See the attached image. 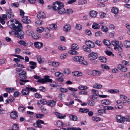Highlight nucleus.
Returning a JSON list of instances; mask_svg holds the SVG:
<instances>
[{
	"mask_svg": "<svg viewBox=\"0 0 130 130\" xmlns=\"http://www.w3.org/2000/svg\"><path fill=\"white\" fill-rule=\"evenodd\" d=\"M64 5L61 2L56 1L54 3L53 8L54 10L57 11L58 13L60 14L65 13Z\"/></svg>",
	"mask_w": 130,
	"mask_h": 130,
	"instance_id": "f257e3e1",
	"label": "nucleus"
},
{
	"mask_svg": "<svg viewBox=\"0 0 130 130\" xmlns=\"http://www.w3.org/2000/svg\"><path fill=\"white\" fill-rule=\"evenodd\" d=\"M19 74L20 78L22 79L19 80L21 82H19L21 85H24V83H25L29 82L28 80L25 79L27 78V77L26 76V73L25 71H22L21 72L19 73Z\"/></svg>",
	"mask_w": 130,
	"mask_h": 130,
	"instance_id": "f03ea898",
	"label": "nucleus"
},
{
	"mask_svg": "<svg viewBox=\"0 0 130 130\" xmlns=\"http://www.w3.org/2000/svg\"><path fill=\"white\" fill-rule=\"evenodd\" d=\"M15 23H12L11 24L13 29L15 31L22 30V26L21 23L17 20H15Z\"/></svg>",
	"mask_w": 130,
	"mask_h": 130,
	"instance_id": "7ed1b4c3",
	"label": "nucleus"
},
{
	"mask_svg": "<svg viewBox=\"0 0 130 130\" xmlns=\"http://www.w3.org/2000/svg\"><path fill=\"white\" fill-rule=\"evenodd\" d=\"M44 78H41V80H38L37 82L41 83L42 84H44L46 82H49L52 81V79L50 78V76L46 75L44 76Z\"/></svg>",
	"mask_w": 130,
	"mask_h": 130,
	"instance_id": "20e7f679",
	"label": "nucleus"
},
{
	"mask_svg": "<svg viewBox=\"0 0 130 130\" xmlns=\"http://www.w3.org/2000/svg\"><path fill=\"white\" fill-rule=\"evenodd\" d=\"M14 34L17 35L18 37L21 39H22L24 37V33L22 30L14 32Z\"/></svg>",
	"mask_w": 130,
	"mask_h": 130,
	"instance_id": "39448f33",
	"label": "nucleus"
},
{
	"mask_svg": "<svg viewBox=\"0 0 130 130\" xmlns=\"http://www.w3.org/2000/svg\"><path fill=\"white\" fill-rule=\"evenodd\" d=\"M98 57L97 54L94 52L90 53L88 55V58H90V60H95Z\"/></svg>",
	"mask_w": 130,
	"mask_h": 130,
	"instance_id": "423d86ee",
	"label": "nucleus"
},
{
	"mask_svg": "<svg viewBox=\"0 0 130 130\" xmlns=\"http://www.w3.org/2000/svg\"><path fill=\"white\" fill-rule=\"evenodd\" d=\"M84 57L82 56H76L74 57L73 59L75 61H78L80 63V61H83L84 60Z\"/></svg>",
	"mask_w": 130,
	"mask_h": 130,
	"instance_id": "0eeeda50",
	"label": "nucleus"
},
{
	"mask_svg": "<svg viewBox=\"0 0 130 130\" xmlns=\"http://www.w3.org/2000/svg\"><path fill=\"white\" fill-rule=\"evenodd\" d=\"M22 21L23 22L26 24H29L31 23V21L30 19H28V17H22Z\"/></svg>",
	"mask_w": 130,
	"mask_h": 130,
	"instance_id": "6e6552de",
	"label": "nucleus"
},
{
	"mask_svg": "<svg viewBox=\"0 0 130 130\" xmlns=\"http://www.w3.org/2000/svg\"><path fill=\"white\" fill-rule=\"evenodd\" d=\"M10 117L13 119H17L18 117L17 112L16 111H12L10 114Z\"/></svg>",
	"mask_w": 130,
	"mask_h": 130,
	"instance_id": "1a4fd4ad",
	"label": "nucleus"
},
{
	"mask_svg": "<svg viewBox=\"0 0 130 130\" xmlns=\"http://www.w3.org/2000/svg\"><path fill=\"white\" fill-rule=\"evenodd\" d=\"M34 44L35 47L38 48H40L43 45L42 42H35Z\"/></svg>",
	"mask_w": 130,
	"mask_h": 130,
	"instance_id": "9d476101",
	"label": "nucleus"
},
{
	"mask_svg": "<svg viewBox=\"0 0 130 130\" xmlns=\"http://www.w3.org/2000/svg\"><path fill=\"white\" fill-rule=\"evenodd\" d=\"M92 74L93 76H96L100 75L101 74V71L93 70L92 71Z\"/></svg>",
	"mask_w": 130,
	"mask_h": 130,
	"instance_id": "9b49d317",
	"label": "nucleus"
},
{
	"mask_svg": "<svg viewBox=\"0 0 130 130\" xmlns=\"http://www.w3.org/2000/svg\"><path fill=\"white\" fill-rule=\"evenodd\" d=\"M32 36V38L33 39L36 40L40 38L41 37V35L39 34L35 33Z\"/></svg>",
	"mask_w": 130,
	"mask_h": 130,
	"instance_id": "f8f14e48",
	"label": "nucleus"
},
{
	"mask_svg": "<svg viewBox=\"0 0 130 130\" xmlns=\"http://www.w3.org/2000/svg\"><path fill=\"white\" fill-rule=\"evenodd\" d=\"M39 18L42 19L44 18H45V17H40V18L39 17L38 18L39 19L38 20H37L35 22L37 26L39 25H40L42 23V21L41 20L39 19Z\"/></svg>",
	"mask_w": 130,
	"mask_h": 130,
	"instance_id": "ddd939ff",
	"label": "nucleus"
},
{
	"mask_svg": "<svg viewBox=\"0 0 130 130\" xmlns=\"http://www.w3.org/2000/svg\"><path fill=\"white\" fill-rule=\"evenodd\" d=\"M71 29V27L70 25H66L63 27V30L66 31H68L70 30Z\"/></svg>",
	"mask_w": 130,
	"mask_h": 130,
	"instance_id": "4468645a",
	"label": "nucleus"
},
{
	"mask_svg": "<svg viewBox=\"0 0 130 130\" xmlns=\"http://www.w3.org/2000/svg\"><path fill=\"white\" fill-rule=\"evenodd\" d=\"M22 94L23 95H26L29 93V91L27 89H22L21 91Z\"/></svg>",
	"mask_w": 130,
	"mask_h": 130,
	"instance_id": "2eb2a0df",
	"label": "nucleus"
},
{
	"mask_svg": "<svg viewBox=\"0 0 130 130\" xmlns=\"http://www.w3.org/2000/svg\"><path fill=\"white\" fill-rule=\"evenodd\" d=\"M7 17H0V23H1L3 25H4L5 23L4 20H6L7 19Z\"/></svg>",
	"mask_w": 130,
	"mask_h": 130,
	"instance_id": "dca6fc26",
	"label": "nucleus"
},
{
	"mask_svg": "<svg viewBox=\"0 0 130 130\" xmlns=\"http://www.w3.org/2000/svg\"><path fill=\"white\" fill-rule=\"evenodd\" d=\"M26 89L28 90L29 92L30 91L32 92H37V89L34 87H28L26 86Z\"/></svg>",
	"mask_w": 130,
	"mask_h": 130,
	"instance_id": "f3484780",
	"label": "nucleus"
},
{
	"mask_svg": "<svg viewBox=\"0 0 130 130\" xmlns=\"http://www.w3.org/2000/svg\"><path fill=\"white\" fill-rule=\"evenodd\" d=\"M97 14V12L93 10H92L89 12L90 16H96Z\"/></svg>",
	"mask_w": 130,
	"mask_h": 130,
	"instance_id": "a211bd4d",
	"label": "nucleus"
},
{
	"mask_svg": "<svg viewBox=\"0 0 130 130\" xmlns=\"http://www.w3.org/2000/svg\"><path fill=\"white\" fill-rule=\"evenodd\" d=\"M100 61L103 62L105 63L107 62V58L104 56H100L99 58Z\"/></svg>",
	"mask_w": 130,
	"mask_h": 130,
	"instance_id": "6ab92c4d",
	"label": "nucleus"
},
{
	"mask_svg": "<svg viewBox=\"0 0 130 130\" xmlns=\"http://www.w3.org/2000/svg\"><path fill=\"white\" fill-rule=\"evenodd\" d=\"M124 45L125 47L126 48L130 47V41L126 40L124 42Z\"/></svg>",
	"mask_w": 130,
	"mask_h": 130,
	"instance_id": "aec40b11",
	"label": "nucleus"
},
{
	"mask_svg": "<svg viewBox=\"0 0 130 130\" xmlns=\"http://www.w3.org/2000/svg\"><path fill=\"white\" fill-rule=\"evenodd\" d=\"M116 118L117 122L120 123H122V117L121 115H117L116 116Z\"/></svg>",
	"mask_w": 130,
	"mask_h": 130,
	"instance_id": "412c9836",
	"label": "nucleus"
},
{
	"mask_svg": "<svg viewBox=\"0 0 130 130\" xmlns=\"http://www.w3.org/2000/svg\"><path fill=\"white\" fill-rule=\"evenodd\" d=\"M111 11L115 14L118 13L119 12V10L117 8L115 7H113L111 9Z\"/></svg>",
	"mask_w": 130,
	"mask_h": 130,
	"instance_id": "4be33fe9",
	"label": "nucleus"
},
{
	"mask_svg": "<svg viewBox=\"0 0 130 130\" xmlns=\"http://www.w3.org/2000/svg\"><path fill=\"white\" fill-rule=\"evenodd\" d=\"M89 110L87 108H81L79 110V111L82 113H86L88 112Z\"/></svg>",
	"mask_w": 130,
	"mask_h": 130,
	"instance_id": "5701e85b",
	"label": "nucleus"
},
{
	"mask_svg": "<svg viewBox=\"0 0 130 130\" xmlns=\"http://www.w3.org/2000/svg\"><path fill=\"white\" fill-rule=\"evenodd\" d=\"M63 125V123L60 121H57L56 124V126L58 127H60Z\"/></svg>",
	"mask_w": 130,
	"mask_h": 130,
	"instance_id": "b1692460",
	"label": "nucleus"
},
{
	"mask_svg": "<svg viewBox=\"0 0 130 130\" xmlns=\"http://www.w3.org/2000/svg\"><path fill=\"white\" fill-rule=\"evenodd\" d=\"M83 47L84 49V51H87L88 53H90L91 52V50L88 47H86L85 45H83Z\"/></svg>",
	"mask_w": 130,
	"mask_h": 130,
	"instance_id": "393cba45",
	"label": "nucleus"
},
{
	"mask_svg": "<svg viewBox=\"0 0 130 130\" xmlns=\"http://www.w3.org/2000/svg\"><path fill=\"white\" fill-rule=\"evenodd\" d=\"M99 25L96 23H94L92 26L93 28L94 29H98L100 28Z\"/></svg>",
	"mask_w": 130,
	"mask_h": 130,
	"instance_id": "a878e982",
	"label": "nucleus"
},
{
	"mask_svg": "<svg viewBox=\"0 0 130 130\" xmlns=\"http://www.w3.org/2000/svg\"><path fill=\"white\" fill-rule=\"evenodd\" d=\"M6 91L10 93L14 92L15 89L12 88H6Z\"/></svg>",
	"mask_w": 130,
	"mask_h": 130,
	"instance_id": "bb28decb",
	"label": "nucleus"
},
{
	"mask_svg": "<svg viewBox=\"0 0 130 130\" xmlns=\"http://www.w3.org/2000/svg\"><path fill=\"white\" fill-rule=\"evenodd\" d=\"M37 58L38 62L40 63H43L44 62L41 56L40 55H38L37 56Z\"/></svg>",
	"mask_w": 130,
	"mask_h": 130,
	"instance_id": "cd10ccee",
	"label": "nucleus"
},
{
	"mask_svg": "<svg viewBox=\"0 0 130 130\" xmlns=\"http://www.w3.org/2000/svg\"><path fill=\"white\" fill-rule=\"evenodd\" d=\"M18 43L21 45L26 46H27V44L26 42L24 40H20L18 42Z\"/></svg>",
	"mask_w": 130,
	"mask_h": 130,
	"instance_id": "c85d7f7f",
	"label": "nucleus"
},
{
	"mask_svg": "<svg viewBox=\"0 0 130 130\" xmlns=\"http://www.w3.org/2000/svg\"><path fill=\"white\" fill-rule=\"evenodd\" d=\"M6 14L7 15H9L10 16H13L14 15L11 11V9H10L7 10L6 11Z\"/></svg>",
	"mask_w": 130,
	"mask_h": 130,
	"instance_id": "c756f323",
	"label": "nucleus"
},
{
	"mask_svg": "<svg viewBox=\"0 0 130 130\" xmlns=\"http://www.w3.org/2000/svg\"><path fill=\"white\" fill-rule=\"evenodd\" d=\"M103 42L104 44L108 46H110L111 44V43L109 40L104 39L103 40Z\"/></svg>",
	"mask_w": 130,
	"mask_h": 130,
	"instance_id": "7c9ffc66",
	"label": "nucleus"
},
{
	"mask_svg": "<svg viewBox=\"0 0 130 130\" xmlns=\"http://www.w3.org/2000/svg\"><path fill=\"white\" fill-rule=\"evenodd\" d=\"M55 113L58 116V118L59 119H64L66 117V116L65 115H64L62 116V114L59 113L57 112H56Z\"/></svg>",
	"mask_w": 130,
	"mask_h": 130,
	"instance_id": "2f4dec72",
	"label": "nucleus"
},
{
	"mask_svg": "<svg viewBox=\"0 0 130 130\" xmlns=\"http://www.w3.org/2000/svg\"><path fill=\"white\" fill-rule=\"evenodd\" d=\"M88 87L85 86L80 85L78 87V88L80 90H86L88 89Z\"/></svg>",
	"mask_w": 130,
	"mask_h": 130,
	"instance_id": "473e14b6",
	"label": "nucleus"
},
{
	"mask_svg": "<svg viewBox=\"0 0 130 130\" xmlns=\"http://www.w3.org/2000/svg\"><path fill=\"white\" fill-rule=\"evenodd\" d=\"M70 119L75 121H77V117L75 115H71L70 116Z\"/></svg>",
	"mask_w": 130,
	"mask_h": 130,
	"instance_id": "72a5a7b5",
	"label": "nucleus"
},
{
	"mask_svg": "<svg viewBox=\"0 0 130 130\" xmlns=\"http://www.w3.org/2000/svg\"><path fill=\"white\" fill-rule=\"evenodd\" d=\"M87 2L86 0H78V3L79 5H83Z\"/></svg>",
	"mask_w": 130,
	"mask_h": 130,
	"instance_id": "f704fd0d",
	"label": "nucleus"
},
{
	"mask_svg": "<svg viewBox=\"0 0 130 130\" xmlns=\"http://www.w3.org/2000/svg\"><path fill=\"white\" fill-rule=\"evenodd\" d=\"M27 34L29 36H32L34 34V31L30 29H28L26 31Z\"/></svg>",
	"mask_w": 130,
	"mask_h": 130,
	"instance_id": "c9c22d12",
	"label": "nucleus"
},
{
	"mask_svg": "<svg viewBox=\"0 0 130 130\" xmlns=\"http://www.w3.org/2000/svg\"><path fill=\"white\" fill-rule=\"evenodd\" d=\"M79 48L78 45L76 44H73L71 46V49L72 50H77Z\"/></svg>",
	"mask_w": 130,
	"mask_h": 130,
	"instance_id": "e433bc0d",
	"label": "nucleus"
},
{
	"mask_svg": "<svg viewBox=\"0 0 130 130\" xmlns=\"http://www.w3.org/2000/svg\"><path fill=\"white\" fill-rule=\"evenodd\" d=\"M56 102L55 101L51 100L50 101L49 105L51 106H54L56 104Z\"/></svg>",
	"mask_w": 130,
	"mask_h": 130,
	"instance_id": "4c0bfd02",
	"label": "nucleus"
},
{
	"mask_svg": "<svg viewBox=\"0 0 130 130\" xmlns=\"http://www.w3.org/2000/svg\"><path fill=\"white\" fill-rule=\"evenodd\" d=\"M44 29L42 27H38L37 29V31L39 33H41L42 32Z\"/></svg>",
	"mask_w": 130,
	"mask_h": 130,
	"instance_id": "58836bf2",
	"label": "nucleus"
},
{
	"mask_svg": "<svg viewBox=\"0 0 130 130\" xmlns=\"http://www.w3.org/2000/svg\"><path fill=\"white\" fill-rule=\"evenodd\" d=\"M50 27L53 30L56 29L57 28V26L56 24H52L50 25Z\"/></svg>",
	"mask_w": 130,
	"mask_h": 130,
	"instance_id": "ea45409f",
	"label": "nucleus"
},
{
	"mask_svg": "<svg viewBox=\"0 0 130 130\" xmlns=\"http://www.w3.org/2000/svg\"><path fill=\"white\" fill-rule=\"evenodd\" d=\"M101 67L102 68L106 69V70H109L110 69V68L108 66L106 65L105 64H101Z\"/></svg>",
	"mask_w": 130,
	"mask_h": 130,
	"instance_id": "a19ab883",
	"label": "nucleus"
},
{
	"mask_svg": "<svg viewBox=\"0 0 130 130\" xmlns=\"http://www.w3.org/2000/svg\"><path fill=\"white\" fill-rule=\"evenodd\" d=\"M91 91L93 94L95 95L96 96H98L99 91L98 90L93 89L91 90Z\"/></svg>",
	"mask_w": 130,
	"mask_h": 130,
	"instance_id": "79ce46f5",
	"label": "nucleus"
},
{
	"mask_svg": "<svg viewBox=\"0 0 130 130\" xmlns=\"http://www.w3.org/2000/svg\"><path fill=\"white\" fill-rule=\"evenodd\" d=\"M69 53L70 54L72 55H76L77 53V52L76 51L73 50H71L69 52Z\"/></svg>",
	"mask_w": 130,
	"mask_h": 130,
	"instance_id": "37998d69",
	"label": "nucleus"
},
{
	"mask_svg": "<svg viewBox=\"0 0 130 130\" xmlns=\"http://www.w3.org/2000/svg\"><path fill=\"white\" fill-rule=\"evenodd\" d=\"M94 88L98 89L101 88L102 86L101 85H99L98 84H95L94 85Z\"/></svg>",
	"mask_w": 130,
	"mask_h": 130,
	"instance_id": "c03bdc74",
	"label": "nucleus"
},
{
	"mask_svg": "<svg viewBox=\"0 0 130 130\" xmlns=\"http://www.w3.org/2000/svg\"><path fill=\"white\" fill-rule=\"evenodd\" d=\"M101 29L102 31L105 32H107L108 30V27L102 25Z\"/></svg>",
	"mask_w": 130,
	"mask_h": 130,
	"instance_id": "a18cd8bd",
	"label": "nucleus"
},
{
	"mask_svg": "<svg viewBox=\"0 0 130 130\" xmlns=\"http://www.w3.org/2000/svg\"><path fill=\"white\" fill-rule=\"evenodd\" d=\"M65 13H67L68 14H71L73 12L72 10L71 9H67L65 10Z\"/></svg>",
	"mask_w": 130,
	"mask_h": 130,
	"instance_id": "49530a36",
	"label": "nucleus"
},
{
	"mask_svg": "<svg viewBox=\"0 0 130 130\" xmlns=\"http://www.w3.org/2000/svg\"><path fill=\"white\" fill-rule=\"evenodd\" d=\"M44 116V115L42 114H37L36 115V118H41Z\"/></svg>",
	"mask_w": 130,
	"mask_h": 130,
	"instance_id": "de8ad7c7",
	"label": "nucleus"
},
{
	"mask_svg": "<svg viewBox=\"0 0 130 130\" xmlns=\"http://www.w3.org/2000/svg\"><path fill=\"white\" fill-rule=\"evenodd\" d=\"M129 116H127L128 118H126L124 117H122V122L124 121H130V118L129 117Z\"/></svg>",
	"mask_w": 130,
	"mask_h": 130,
	"instance_id": "09e8293b",
	"label": "nucleus"
},
{
	"mask_svg": "<svg viewBox=\"0 0 130 130\" xmlns=\"http://www.w3.org/2000/svg\"><path fill=\"white\" fill-rule=\"evenodd\" d=\"M58 97L60 100L64 99L65 97V95L63 93H60L59 94Z\"/></svg>",
	"mask_w": 130,
	"mask_h": 130,
	"instance_id": "8fccbe9b",
	"label": "nucleus"
},
{
	"mask_svg": "<svg viewBox=\"0 0 130 130\" xmlns=\"http://www.w3.org/2000/svg\"><path fill=\"white\" fill-rule=\"evenodd\" d=\"M109 91L111 93L115 94L119 92V91L117 89H111L109 90Z\"/></svg>",
	"mask_w": 130,
	"mask_h": 130,
	"instance_id": "3c124183",
	"label": "nucleus"
},
{
	"mask_svg": "<svg viewBox=\"0 0 130 130\" xmlns=\"http://www.w3.org/2000/svg\"><path fill=\"white\" fill-rule=\"evenodd\" d=\"M95 102L93 101H89L88 102V104L90 106H93L95 105Z\"/></svg>",
	"mask_w": 130,
	"mask_h": 130,
	"instance_id": "603ef678",
	"label": "nucleus"
},
{
	"mask_svg": "<svg viewBox=\"0 0 130 130\" xmlns=\"http://www.w3.org/2000/svg\"><path fill=\"white\" fill-rule=\"evenodd\" d=\"M59 63L58 62H53L51 63V64L52 66L55 67H57L59 65Z\"/></svg>",
	"mask_w": 130,
	"mask_h": 130,
	"instance_id": "864d4df0",
	"label": "nucleus"
},
{
	"mask_svg": "<svg viewBox=\"0 0 130 130\" xmlns=\"http://www.w3.org/2000/svg\"><path fill=\"white\" fill-rule=\"evenodd\" d=\"M45 13L43 12H40L37 14V16H45Z\"/></svg>",
	"mask_w": 130,
	"mask_h": 130,
	"instance_id": "5fc2aeb1",
	"label": "nucleus"
},
{
	"mask_svg": "<svg viewBox=\"0 0 130 130\" xmlns=\"http://www.w3.org/2000/svg\"><path fill=\"white\" fill-rule=\"evenodd\" d=\"M112 44L114 46H118L119 44V42L117 41H112Z\"/></svg>",
	"mask_w": 130,
	"mask_h": 130,
	"instance_id": "6e6d98bb",
	"label": "nucleus"
},
{
	"mask_svg": "<svg viewBox=\"0 0 130 130\" xmlns=\"http://www.w3.org/2000/svg\"><path fill=\"white\" fill-rule=\"evenodd\" d=\"M123 104L124 105H126L127 104H129L130 103V101H129V99L124 100L123 101Z\"/></svg>",
	"mask_w": 130,
	"mask_h": 130,
	"instance_id": "4d7b16f0",
	"label": "nucleus"
},
{
	"mask_svg": "<svg viewBox=\"0 0 130 130\" xmlns=\"http://www.w3.org/2000/svg\"><path fill=\"white\" fill-rule=\"evenodd\" d=\"M60 90L62 93H65L68 91V89L64 88H60Z\"/></svg>",
	"mask_w": 130,
	"mask_h": 130,
	"instance_id": "13d9d810",
	"label": "nucleus"
},
{
	"mask_svg": "<svg viewBox=\"0 0 130 130\" xmlns=\"http://www.w3.org/2000/svg\"><path fill=\"white\" fill-rule=\"evenodd\" d=\"M105 53L108 56H110L112 55L113 56H114V54L112 53V52L110 51L106 50L105 51Z\"/></svg>",
	"mask_w": 130,
	"mask_h": 130,
	"instance_id": "bf43d9fd",
	"label": "nucleus"
},
{
	"mask_svg": "<svg viewBox=\"0 0 130 130\" xmlns=\"http://www.w3.org/2000/svg\"><path fill=\"white\" fill-rule=\"evenodd\" d=\"M40 102L41 104L43 105L47 104V102L45 99H41L40 100Z\"/></svg>",
	"mask_w": 130,
	"mask_h": 130,
	"instance_id": "052dcab7",
	"label": "nucleus"
},
{
	"mask_svg": "<svg viewBox=\"0 0 130 130\" xmlns=\"http://www.w3.org/2000/svg\"><path fill=\"white\" fill-rule=\"evenodd\" d=\"M63 73L65 74H70V72L68 69L66 68L64 69Z\"/></svg>",
	"mask_w": 130,
	"mask_h": 130,
	"instance_id": "680f3d73",
	"label": "nucleus"
},
{
	"mask_svg": "<svg viewBox=\"0 0 130 130\" xmlns=\"http://www.w3.org/2000/svg\"><path fill=\"white\" fill-rule=\"evenodd\" d=\"M102 34V33L100 31H98L95 33V35L96 37L100 36Z\"/></svg>",
	"mask_w": 130,
	"mask_h": 130,
	"instance_id": "e2e57ef3",
	"label": "nucleus"
},
{
	"mask_svg": "<svg viewBox=\"0 0 130 130\" xmlns=\"http://www.w3.org/2000/svg\"><path fill=\"white\" fill-rule=\"evenodd\" d=\"M86 34L87 35L90 36L92 35V32H91V31L89 29H86V30L85 31Z\"/></svg>",
	"mask_w": 130,
	"mask_h": 130,
	"instance_id": "0e129e2a",
	"label": "nucleus"
},
{
	"mask_svg": "<svg viewBox=\"0 0 130 130\" xmlns=\"http://www.w3.org/2000/svg\"><path fill=\"white\" fill-rule=\"evenodd\" d=\"M76 28L79 30H80L82 28V25L79 24H77L76 26Z\"/></svg>",
	"mask_w": 130,
	"mask_h": 130,
	"instance_id": "69168bd1",
	"label": "nucleus"
},
{
	"mask_svg": "<svg viewBox=\"0 0 130 130\" xmlns=\"http://www.w3.org/2000/svg\"><path fill=\"white\" fill-rule=\"evenodd\" d=\"M80 63L85 65H87L88 64L87 62L84 61V60H83V61H80Z\"/></svg>",
	"mask_w": 130,
	"mask_h": 130,
	"instance_id": "338daca9",
	"label": "nucleus"
},
{
	"mask_svg": "<svg viewBox=\"0 0 130 130\" xmlns=\"http://www.w3.org/2000/svg\"><path fill=\"white\" fill-rule=\"evenodd\" d=\"M62 74L61 73L59 72H56L55 73V76H57L58 77H61L62 76Z\"/></svg>",
	"mask_w": 130,
	"mask_h": 130,
	"instance_id": "774afa93",
	"label": "nucleus"
}]
</instances>
